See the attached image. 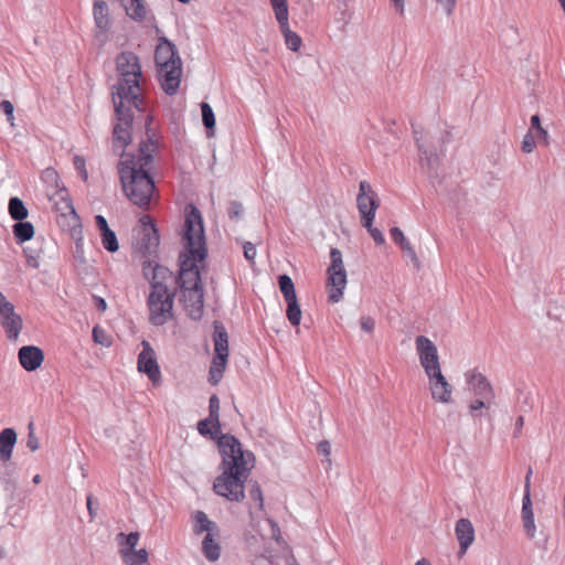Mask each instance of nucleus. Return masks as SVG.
<instances>
[{"label": "nucleus", "mask_w": 565, "mask_h": 565, "mask_svg": "<svg viewBox=\"0 0 565 565\" xmlns=\"http://www.w3.org/2000/svg\"><path fill=\"white\" fill-rule=\"evenodd\" d=\"M390 234L393 242L398 246L407 241V238L405 237L404 233L399 227H392Z\"/></svg>", "instance_id": "obj_55"}, {"label": "nucleus", "mask_w": 565, "mask_h": 565, "mask_svg": "<svg viewBox=\"0 0 565 565\" xmlns=\"http://www.w3.org/2000/svg\"><path fill=\"white\" fill-rule=\"evenodd\" d=\"M57 209L62 212L63 215L70 214L74 221L79 222V216L77 215L73 202L70 198L62 196Z\"/></svg>", "instance_id": "obj_41"}, {"label": "nucleus", "mask_w": 565, "mask_h": 565, "mask_svg": "<svg viewBox=\"0 0 565 565\" xmlns=\"http://www.w3.org/2000/svg\"><path fill=\"white\" fill-rule=\"evenodd\" d=\"M142 351L138 355V371L147 374L149 380L157 384L161 380V372L158 365L156 353L150 343L146 340L142 341Z\"/></svg>", "instance_id": "obj_10"}, {"label": "nucleus", "mask_w": 565, "mask_h": 565, "mask_svg": "<svg viewBox=\"0 0 565 565\" xmlns=\"http://www.w3.org/2000/svg\"><path fill=\"white\" fill-rule=\"evenodd\" d=\"M534 137L537 139L539 142L543 143L544 146H547L550 143V136L545 128H542L537 132H535Z\"/></svg>", "instance_id": "obj_60"}, {"label": "nucleus", "mask_w": 565, "mask_h": 565, "mask_svg": "<svg viewBox=\"0 0 565 565\" xmlns=\"http://www.w3.org/2000/svg\"><path fill=\"white\" fill-rule=\"evenodd\" d=\"M118 82L113 85L111 98L117 124L114 126V142L125 148L131 141L129 128L134 121L132 108L142 111L143 97L140 88L141 66L139 57L132 52H121L116 57Z\"/></svg>", "instance_id": "obj_2"}, {"label": "nucleus", "mask_w": 565, "mask_h": 565, "mask_svg": "<svg viewBox=\"0 0 565 565\" xmlns=\"http://www.w3.org/2000/svg\"><path fill=\"white\" fill-rule=\"evenodd\" d=\"M74 168L79 173L82 180L86 182L88 180V173L86 170L85 159L79 156H75L73 159Z\"/></svg>", "instance_id": "obj_49"}, {"label": "nucleus", "mask_w": 565, "mask_h": 565, "mask_svg": "<svg viewBox=\"0 0 565 565\" xmlns=\"http://www.w3.org/2000/svg\"><path fill=\"white\" fill-rule=\"evenodd\" d=\"M93 14L96 26L102 31L108 30L110 26L108 6L103 0H95L93 7Z\"/></svg>", "instance_id": "obj_31"}, {"label": "nucleus", "mask_w": 565, "mask_h": 565, "mask_svg": "<svg viewBox=\"0 0 565 565\" xmlns=\"http://www.w3.org/2000/svg\"><path fill=\"white\" fill-rule=\"evenodd\" d=\"M213 329L214 354L228 355V334L225 327L221 321L215 320Z\"/></svg>", "instance_id": "obj_26"}, {"label": "nucleus", "mask_w": 565, "mask_h": 565, "mask_svg": "<svg viewBox=\"0 0 565 565\" xmlns=\"http://www.w3.org/2000/svg\"><path fill=\"white\" fill-rule=\"evenodd\" d=\"M328 279L327 285L330 287L329 301L339 302L343 296V290L347 286V271L345 270H327Z\"/></svg>", "instance_id": "obj_20"}, {"label": "nucleus", "mask_w": 565, "mask_h": 565, "mask_svg": "<svg viewBox=\"0 0 565 565\" xmlns=\"http://www.w3.org/2000/svg\"><path fill=\"white\" fill-rule=\"evenodd\" d=\"M119 2L130 19L137 22L145 20L147 10L143 0H119Z\"/></svg>", "instance_id": "obj_29"}, {"label": "nucleus", "mask_w": 565, "mask_h": 565, "mask_svg": "<svg viewBox=\"0 0 565 565\" xmlns=\"http://www.w3.org/2000/svg\"><path fill=\"white\" fill-rule=\"evenodd\" d=\"M227 213L231 220L241 218L244 213L243 204L238 201H231Z\"/></svg>", "instance_id": "obj_48"}, {"label": "nucleus", "mask_w": 565, "mask_h": 565, "mask_svg": "<svg viewBox=\"0 0 565 565\" xmlns=\"http://www.w3.org/2000/svg\"><path fill=\"white\" fill-rule=\"evenodd\" d=\"M532 475V470L530 469L525 477V490L522 499V521L526 535L530 539L534 537L535 534V522H534V513L532 509V501L530 494V477Z\"/></svg>", "instance_id": "obj_17"}, {"label": "nucleus", "mask_w": 565, "mask_h": 565, "mask_svg": "<svg viewBox=\"0 0 565 565\" xmlns=\"http://www.w3.org/2000/svg\"><path fill=\"white\" fill-rule=\"evenodd\" d=\"M193 533L195 535H200L203 532H206V534L220 532V526L216 524V522L211 521L206 513L203 511H196L193 514Z\"/></svg>", "instance_id": "obj_27"}, {"label": "nucleus", "mask_w": 565, "mask_h": 565, "mask_svg": "<svg viewBox=\"0 0 565 565\" xmlns=\"http://www.w3.org/2000/svg\"><path fill=\"white\" fill-rule=\"evenodd\" d=\"M93 339L96 343L104 347H109L111 344L109 335L99 326H95L93 328Z\"/></svg>", "instance_id": "obj_43"}, {"label": "nucleus", "mask_w": 565, "mask_h": 565, "mask_svg": "<svg viewBox=\"0 0 565 565\" xmlns=\"http://www.w3.org/2000/svg\"><path fill=\"white\" fill-rule=\"evenodd\" d=\"M95 224L99 231L103 247L108 253H116L119 249V243L116 233L109 227L106 217L100 214L96 215Z\"/></svg>", "instance_id": "obj_19"}, {"label": "nucleus", "mask_w": 565, "mask_h": 565, "mask_svg": "<svg viewBox=\"0 0 565 565\" xmlns=\"http://www.w3.org/2000/svg\"><path fill=\"white\" fill-rule=\"evenodd\" d=\"M360 324L363 331L372 332L375 328V321L371 317H362L360 320Z\"/></svg>", "instance_id": "obj_57"}, {"label": "nucleus", "mask_w": 565, "mask_h": 565, "mask_svg": "<svg viewBox=\"0 0 565 565\" xmlns=\"http://www.w3.org/2000/svg\"><path fill=\"white\" fill-rule=\"evenodd\" d=\"M228 355L214 354L209 371V381L212 385H216L223 377L227 364Z\"/></svg>", "instance_id": "obj_30"}, {"label": "nucleus", "mask_w": 565, "mask_h": 565, "mask_svg": "<svg viewBox=\"0 0 565 565\" xmlns=\"http://www.w3.org/2000/svg\"><path fill=\"white\" fill-rule=\"evenodd\" d=\"M142 271L151 288L147 300L149 322L156 327L163 326L173 318L175 291L170 290L167 285V280L172 279L173 274L154 259L143 260Z\"/></svg>", "instance_id": "obj_4"}, {"label": "nucleus", "mask_w": 565, "mask_h": 565, "mask_svg": "<svg viewBox=\"0 0 565 565\" xmlns=\"http://www.w3.org/2000/svg\"><path fill=\"white\" fill-rule=\"evenodd\" d=\"M415 344L425 374L428 375L441 371L437 347L433 341L425 335H418L415 339Z\"/></svg>", "instance_id": "obj_9"}, {"label": "nucleus", "mask_w": 565, "mask_h": 565, "mask_svg": "<svg viewBox=\"0 0 565 565\" xmlns=\"http://www.w3.org/2000/svg\"><path fill=\"white\" fill-rule=\"evenodd\" d=\"M94 300H95L97 310L105 311L107 309V302L104 298L95 296Z\"/></svg>", "instance_id": "obj_64"}, {"label": "nucleus", "mask_w": 565, "mask_h": 565, "mask_svg": "<svg viewBox=\"0 0 565 565\" xmlns=\"http://www.w3.org/2000/svg\"><path fill=\"white\" fill-rule=\"evenodd\" d=\"M181 61L177 46L167 38H160L154 52L157 67H168Z\"/></svg>", "instance_id": "obj_13"}, {"label": "nucleus", "mask_w": 565, "mask_h": 565, "mask_svg": "<svg viewBox=\"0 0 565 565\" xmlns=\"http://www.w3.org/2000/svg\"><path fill=\"white\" fill-rule=\"evenodd\" d=\"M198 431L202 436H210L215 440L222 456L220 469L222 473L213 482L216 494L233 502H241L245 498V482L253 468L249 462L255 461L252 451L243 450L241 441L231 434H222L221 428H214V419L207 416L198 423Z\"/></svg>", "instance_id": "obj_1"}, {"label": "nucleus", "mask_w": 565, "mask_h": 565, "mask_svg": "<svg viewBox=\"0 0 565 565\" xmlns=\"http://www.w3.org/2000/svg\"><path fill=\"white\" fill-rule=\"evenodd\" d=\"M0 326L10 341H17L23 328L21 315L15 312L14 305L0 291Z\"/></svg>", "instance_id": "obj_7"}, {"label": "nucleus", "mask_w": 565, "mask_h": 565, "mask_svg": "<svg viewBox=\"0 0 565 565\" xmlns=\"http://www.w3.org/2000/svg\"><path fill=\"white\" fill-rule=\"evenodd\" d=\"M438 4H440L447 15H450L456 7V0H437Z\"/></svg>", "instance_id": "obj_58"}, {"label": "nucleus", "mask_w": 565, "mask_h": 565, "mask_svg": "<svg viewBox=\"0 0 565 565\" xmlns=\"http://www.w3.org/2000/svg\"><path fill=\"white\" fill-rule=\"evenodd\" d=\"M221 531L205 534L202 541V553L210 562H215L221 556V545L218 543Z\"/></svg>", "instance_id": "obj_24"}, {"label": "nucleus", "mask_w": 565, "mask_h": 565, "mask_svg": "<svg viewBox=\"0 0 565 565\" xmlns=\"http://www.w3.org/2000/svg\"><path fill=\"white\" fill-rule=\"evenodd\" d=\"M140 225L134 230V249L143 260L157 257L160 237L153 220L143 215L139 220Z\"/></svg>", "instance_id": "obj_6"}, {"label": "nucleus", "mask_w": 565, "mask_h": 565, "mask_svg": "<svg viewBox=\"0 0 565 565\" xmlns=\"http://www.w3.org/2000/svg\"><path fill=\"white\" fill-rule=\"evenodd\" d=\"M140 539L139 532H130L129 534H125L124 532H119L116 535V541L119 544V554L122 557H127L128 554L132 553L136 550Z\"/></svg>", "instance_id": "obj_28"}, {"label": "nucleus", "mask_w": 565, "mask_h": 565, "mask_svg": "<svg viewBox=\"0 0 565 565\" xmlns=\"http://www.w3.org/2000/svg\"><path fill=\"white\" fill-rule=\"evenodd\" d=\"M243 249H244V257L249 260V262H253L256 257V247L253 243L250 242H245L244 245H243Z\"/></svg>", "instance_id": "obj_56"}, {"label": "nucleus", "mask_w": 565, "mask_h": 565, "mask_svg": "<svg viewBox=\"0 0 565 565\" xmlns=\"http://www.w3.org/2000/svg\"><path fill=\"white\" fill-rule=\"evenodd\" d=\"M530 122H531V129H530L531 132L532 131L537 132L540 129L543 128L542 125H541V117H540L539 114L533 115L531 117Z\"/></svg>", "instance_id": "obj_62"}, {"label": "nucleus", "mask_w": 565, "mask_h": 565, "mask_svg": "<svg viewBox=\"0 0 565 565\" xmlns=\"http://www.w3.org/2000/svg\"><path fill=\"white\" fill-rule=\"evenodd\" d=\"M152 119L153 118L150 115H148L146 118L145 126H146L147 139L142 140L140 142L139 158H138V160L136 159L138 167H142L143 169H146V167H148L152 162V160H153L152 151L157 148V145H158L157 141L154 140V132L152 131V129L150 127Z\"/></svg>", "instance_id": "obj_16"}, {"label": "nucleus", "mask_w": 565, "mask_h": 565, "mask_svg": "<svg viewBox=\"0 0 565 565\" xmlns=\"http://www.w3.org/2000/svg\"><path fill=\"white\" fill-rule=\"evenodd\" d=\"M431 398L441 404H449L452 398V386L441 371L427 375Z\"/></svg>", "instance_id": "obj_12"}, {"label": "nucleus", "mask_w": 565, "mask_h": 565, "mask_svg": "<svg viewBox=\"0 0 565 565\" xmlns=\"http://www.w3.org/2000/svg\"><path fill=\"white\" fill-rule=\"evenodd\" d=\"M0 109L4 113V115L7 116V120L13 125V119H14V116H13V111H14V106L13 104L10 102V100H2L0 103Z\"/></svg>", "instance_id": "obj_54"}, {"label": "nucleus", "mask_w": 565, "mask_h": 565, "mask_svg": "<svg viewBox=\"0 0 565 565\" xmlns=\"http://www.w3.org/2000/svg\"><path fill=\"white\" fill-rule=\"evenodd\" d=\"M317 449H318L319 454H321L326 457H329V455L331 452L330 443L328 440H322L318 444Z\"/></svg>", "instance_id": "obj_61"}, {"label": "nucleus", "mask_w": 565, "mask_h": 565, "mask_svg": "<svg viewBox=\"0 0 565 565\" xmlns=\"http://www.w3.org/2000/svg\"><path fill=\"white\" fill-rule=\"evenodd\" d=\"M467 384L473 394L478 397L491 402L494 398V391L488 379L476 371H469L465 374Z\"/></svg>", "instance_id": "obj_15"}, {"label": "nucleus", "mask_w": 565, "mask_h": 565, "mask_svg": "<svg viewBox=\"0 0 565 565\" xmlns=\"http://www.w3.org/2000/svg\"><path fill=\"white\" fill-rule=\"evenodd\" d=\"M202 122L207 130V136H212L215 127V115L210 104L201 103Z\"/></svg>", "instance_id": "obj_36"}, {"label": "nucleus", "mask_w": 565, "mask_h": 565, "mask_svg": "<svg viewBox=\"0 0 565 565\" xmlns=\"http://www.w3.org/2000/svg\"><path fill=\"white\" fill-rule=\"evenodd\" d=\"M487 403H489V402L486 401L484 398L479 397V398L475 399L473 402H471V404L469 405V408L473 413L481 408L488 407Z\"/></svg>", "instance_id": "obj_59"}, {"label": "nucleus", "mask_w": 565, "mask_h": 565, "mask_svg": "<svg viewBox=\"0 0 565 565\" xmlns=\"http://www.w3.org/2000/svg\"><path fill=\"white\" fill-rule=\"evenodd\" d=\"M277 22H281L285 18H288V2L287 0H269Z\"/></svg>", "instance_id": "obj_39"}, {"label": "nucleus", "mask_w": 565, "mask_h": 565, "mask_svg": "<svg viewBox=\"0 0 565 565\" xmlns=\"http://www.w3.org/2000/svg\"><path fill=\"white\" fill-rule=\"evenodd\" d=\"M181 301L188 316L195 321L201 320L204 311L203 289H189L182 291Z\"/></svg>", "instance_id": "obj_14"}, {"label": "nucleus", "mask_w": 565, "mask_h": 565, "mask_svg": "<svg viewBox=\"0 0 565 565\" xmlns=\"http://www.w3.org/2000/svg\"><path fill=\"white\" fill-rule=\"evenodd\" d=\"M455 534L459 542V555H463L475 540V529L468 519H459L455 526Z\"/></svg>", "instance_id": "obj_21"}, {"label": "nucleus", "mask_w": 565, "mask_h": 565, "mask_svg": "<svg viewBox=\"0 0 565 565\" xmlns=\"http://www.w3.org/2000/svg\"><path fill=\"white\" fill-rule=\"evenodd\" d=\"M18 435L13 428H4L0 431V461H10Z\"/></svg>", "instance_id": "obj_23"}, {"label": "nucleus", "mask_w": 565, "mask_h": 565, "mask_svg": "<svg viewBox=\"0 0 565 565\" xmlns=\"http://www.w3.org/2000/svg\"><path fill=\"white\" fill-rule=\"evenodd\" d=\"M534 147H535V137H534L533 132L529 131L522 140L521 149L523 152L530 153L533 151Z\"/></svg>", "instance_id": "obj_53"}, {"label": "nucleus", "mask_w": 565, "mask_h": 565, "mask_svg": "<svg viewBox=\"0 0 565 565\" xmlns=\"http://www.w3.org/2000/svg\"><path fill=\"white\" fill-rule=\"evenodd\" d=\"M413 134L418 148L419 159L423 167H426L429 172L436 171L437 167L439 166V154L435 150L427 149L424 147V145L420 142L422 134L414 126Z\"/></svg>", "instance_id": "obj_22"}, {"label": "nucleus", "mask_w": 565, "mask_h": 565, "mask_svg": "<svg viewBox=\"0 0 565 565\" xmlns=\"http://www.w3.org/2000/svg\"><path fill=\"white\" fill-rule=\"evenodd\" d=\"M120 157L118 174L126 196L132 204L142 210H148L151 196L156 190L153 178L148 170L138 167L134 154L122 151Z\"/></svg>", "instance_id": "obj_5"}, {"label": "nucleus", "mask_w": 565, "mask_h": 565, "mask_svg": "<svg viewBox=\"0 0 565 565\" xmlns=\"http://www.w3.org/2000/svg\"><path fill=\"white\" fill-rule=\"evenodd\" d=\"M26 447L31 450V451H35L39 449L40 447V443H39V439L38 437L35 436V433L33 430V423L31 422L29 424V434H28V439H26Z\"/></svg>", "instance_id": "obj_51"}, {"label": "nucleus", "mask_w": 565, "mask_h": 565, "mask_svg": "<svg viewBox=\"0 0 565 565\" xmlns=\"http://www.w3.org/2000/svg\"><path fill=\"white\" fill-rule=\"evenodd\" d=\"M129 558L136 561L137 563H141L148 565L149 554L146 548L135 550L132 553L128 554Z\"/></svg>", "instance_id": "obj_52"}, {"label": "nucleus", "mask_w": 565, "mask_h": 565, "mask_svg": "<svg viewBox=\"0 0 565 565\" xmlns=\"http://www.w3.org/2000/svg\"><path fill=\"white\" fill-rule=\"evenodd\" d=\"M440 140H441L440 153L444 154L445 153L444 146L446 143L450 142V140H451L450 131L446 130L445 132H443L440 136Z\"/></svg>", "instance_id": "obj_63"}, {"label": "nucleus", "mask_w": 565, "mask_h": 565, "mask_svg": "<svg viewBox=\"0 0 565 565\" xmlns=\"http://www.w3.org/2000/svg\"><path fill=\"white\" fill-rule=\"evenodd\" d=\"M278 24L284 35L286 46L294 52L299 51L302 44V40L296 32L290 30L288 18H285L281 20V22H278Z\"/></svg>", "instance_id": "obj_32"}, {"label": "nucleus", "mask_w": 565, "mask_h": 565, "mask_svg": "<svg viewBox=\"0 0 565 565\" xmlns=\"http://www.w3.org/2000/svg\"><path fill=\"white\" fill-rule=\"evenodd\" d=\"M330 266L328 267V270H345L343 265V258L342 253L339 248H331L330 250Z\"/></svg>", "instance_id": "obj_40"}, {"label": "nucleus", "mask_w": 565, "mask_h": 565, "mask_svg": "<svg viewBox=\"0 0 565 565\" xmlns=\"http://www.w3.org/2000/svg\"><path fill=\"white\" fill-rule=\"evenodd\" d=\"M157 68L161 88L167 95H174L178 92L181 83L182 61H177L175 65L168 66L167 68Z\"/></svg>", "instance_id": "obj_11"}, {"label": "nucleus", "mask_w": 565, "mask_h": 565, "mask_svg": "<svg viewBox=\"0 0 565 565\" xmlns=\"http://www.w3.org/2000/svg\"><path fill=\"white\" fill-rule=\"evenodd\" d=\"M356 205L361 214V220L364 218L365 223L370 225V223L374 221L376 210L380 206V199L373 191L371 184L365 180L361 181L359 184Z\"/></svg>", "instance_id": "obj_8"}, {"label": "nucleus", "mask_w": 565, "mask_h": 565, "mask_svg": "<svg viewBox=\"0 0 565 565\" xmlns=\"http://www.w3.org/2000/svg\"><path fill=\"white\" fill-rule=\"evenodd\" d=\"M183 225V247L179 255V276L177 282L182 291L189 289H203L201 273L198 263L207 257L205 232L202 215L196 206H186Z\"/></svg>", "instance_id": "obj_3"}, {"label": "nucleus", "mask_w": 565, "mask_h": 565, "mask_svg": "<svg viewBox=\"0 0 565 565\" xmlns=\"http://www.w3.org/2000/svg\"><path fill=\"white\" fill-rule=\"evenodd\" d=\"M278 284L285 300L297 297L294 281L288 275H280L278 277Z\"/></svg>", "instance_id": "obj_37"}, {"label": "nucleus", "mask_w": 565, "mask_h": 565, "mask_svg": "<svg viewBox=\"0 0 565 565\" xmlns=\"http://www.w3.org/2000/svg\"><path fill=\"white\" fill-rule=\"evenodd\" d=\"M42 180L58 188V174L53 168H47L42 172Z\"/></svg>", "instance_id": "obj_50"}, {"label": "nucleus", "mask_w": 565, "mask_h": 565, "mask_svg": "<svg viewBox=\"0 0 565 565\" xmlns=\"http://www.w3.org/2000/svg\"><path fill=\"white\" fill-rule=\"evenodd\" d=\"M209 416H211V419H214V428L218 430L221 428L220 399L215 394H213L209 399Z\"/></svg>", "instance_id": "obj_38"}, {"label": "nucleus", "mask_w": 565, "mask_h": 565, "mask_svg": "<svg viewBox=\"0 0 565 565\" xmlns=\"http://www.w3.org/2000/svg\"><path fill=\"white\" fill-rule=\"evenodd\" d=\"M249 498L256 502H258L259 509H263L264 498L260 486L257 482H254L248 490Z\"/></svg>", "instance_id": "obj_47"}, {"label": "nucleus", "mask_w": 565, "mask_h": 565, "mask_svg": "<svg viewBox=\"0 0 565 565\" xmlns=\"http://www.w3.org/2000/svg\"><path fill=\"white\" fill-rule=\"evenodd\" d=\"M14 238L18 243H24L30 241L34 236V226L28 221H17L12 226Z\"/></svg>", "instance_id": "obj_33"}, {"label": "nucleus", "mask_w": 565, "mask_h": 565, "mask_svg": "<svg viewBox=\"0 0 565 565\" xmlns=\"http://www.w3.org/2000/svg\"><path fill=\"white\" fill-rule=\"evenodd\" d=\"M74 259L77 264L85 265L87 263L84 256L83 237L79 236L75 239Z\"/></svg>", "instance_id": "obj_46"}, {"label": "nucleus", "mask_w": 565, "mask_h": 565, "mask_svg": "<svg viewBox=\"0 0 565 565\" xmlns=\"http://www.w3.org/2000/svg\"><path fill=\"white\" fill-rule=\"evenodd\" d=\"M23 253L26 258V264L30 267L38 268L39 267V259H40V253L39 250L34 249L33 247H25L23 249Z\"/></svg>", "instance_id": "obj_45"}, {"label": "nucleus", "mask_w": 565, "mask_h": 565, "mask_svg": "<svg viewBox=\"0 0 565 565\" xmlns=\"http://www.w3.org/2000/svg\"><path fill=\"white\" fill-rule=\"evenodd\" d=\"M398 247L402 249L404 255L411 259V262L413 263L414 267L416 269H419L420 268V262H419V259L417 257V254H416L415 249L413 248V246L408 242V239L406 242H404L402 245H399Z\"/></svg>", "instance_id": "obj_42"}, {"label": "nucleus", "mask_w": 565, "mask_h": 565, "mask_svg": "<svg viewBox=\"0 0 565 565\" xmlns=\"http://www.w3.org/2000/svg\"><path fill=\"white\" fill-rule=\"evenodd\" d=\"M8 211L14 221H23L28 217L29 214L23 201L18 196H12L9 200Z\"/></svg>", "instance_id": "obj_34"}, {"label": "nucleus", "mask_w": 565, "mask_h": 565, "mask_svg": "<svg viewBox=\"0 0 565 565\" xmlns=\"http://www.w3.org/2000/svg\"><path fill=\"white\" fill-rule=\"evenodd\" d=\"M18 358L21 366L32 372L38 370L44 361L43 351L35 345H23L19 349Z\"/></svg>", "instance_id": "obj_18"}, {"label": "nucleus", "mask_w": 565, "mask_h": 565, "mask_svg": "<svg viewBox=\"0 0 565 565\" xmlns=\"http://www.w3.org/2000/svg\"><path fill=\"white\" fill-rule=\"evenodd\" d=\"M361 223L362 225L367 230V232L370 233V235L372 236L373 241L377 244V245H383L385 243V237L383 235V233L376 228V227H373V222L370 223V225H367L365 223V220L362 218L361 220Z\"/></svg>", "instance_id": "obj_44"}, {"label": "nucleus", "mask_w": 565, "mask_h": 565, "mask_svg": "<svg viewBox=\"0 0 565 565\" xmlns=\"http://www.w3.org/2000/svg\"><path fill=\"white\" fill-rule=\"evenodd\" d=\"M287 303L286 316L291 326L297 327L301 321V308L297 297L285 300Z\"/></svg>", "instance_id": "obj_35"}, {"label": "nucleus", "mask_w": 565, "mask_h": 565, "mask_svg": "<svg viewBox=\"0 0 565 565\" xmlns=\"http://www.w3.org/2000/svg\"><path fill=\"white\" fill-rule=\"evenodd\" d=\"M0 484L3 490L12 495L17 489V477L14 463L8 461L0 463Z\"/></svg>", "instance_id": "obj_25"}]
</instances>
